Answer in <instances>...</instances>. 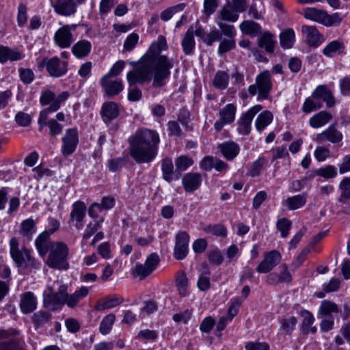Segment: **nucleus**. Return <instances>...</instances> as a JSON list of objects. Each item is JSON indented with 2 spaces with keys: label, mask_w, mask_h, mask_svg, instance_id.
<instances>
[{
  "label": "nucleus",
  "mask_w": 350,
  "mask_h": 350,
  "mask_svg": "<svg viewBox=\"0 0 350 350\" xmlns=\"http://www.w3.org/2000/svg\"><path fill=\"white\" fill-rule=\"evenodd\" d=\"M166 49L165 38L159 36L137 63L131 62L134 68L126 75L129 84L133 85L149 82L153 75L152 86L157 88L164 86L165 79L170 75V69L175 63L174 59L161 54L163 50Z\"/></svg>",
  "instance_id": "f257e3e1"
},
{
  "label": "nucleus",
  "mask_w": 350,
  "mask_h": 350,
  "mask_svg": "<svg viewBox=\"0 0 350 350\" xmlns=\"http://www.w3.org/2000/svg\"><path fill=\"white\" fill-rule=\"evenodd\" d=\"M129 154L137 163L152 161L158 154L160 137L154 130L141 129L128 139Z\"/></svg>",
  "instance_id": "f03ea898"
},
{
  "label": "nucleus",
  "mask_w": 350,
  "mask_h": 350,
  "mask_svg": "<svg viewBox=\"0 0 350 350\" xmlns=\"http://www.w3.org/2000/svg\"><path fill=\"white\" fill-rule=\"evenodd\" d=\"M70 94L68 92H62L57 96L51 90L43 91L41 94L40 102L42 105H49V107L40 113L38 123L40 125V130L46 124L48 115L50 113L57 111L62 103L66 101L69 97Z\"/></svg>",
  "instance_id": "7ed1b4c3"
},
{
  "label": "nucleus",
  "mask_w": 350,
  "mask_h": 350,
  "mask_svg": "<svg viewBox=\"0 0 350 350\" xmlns=\"http://www.w3.org/2000/svg\"><path fill=\"white\" fill-rule=\"evenodd\" d=\"M10 252L18 267L24 266L36 269L40 266V263L31 256L29 250L24 247L19 248L18 241L15 237L10 241Z\"/></svg>",
  "instance_id": "20e7f679"
},
{
  "label": "nucleus",
  "mask_w": 350,
  "mask_h": 350,
  "mask_svg": "<svg viewBox=\"0 0 350 350\" xmlns=\"http://www.w3.org/2000/svg\"><path fill=\"white\" fill-rule=\"evenodd\" d=\"M68 255V248L66 244L63 242L53 243L46 264L51 268L66 270L69 267L67 262Z\"/></svg>",
  "instance_id": "39448f33"
},
{
  "label": "nucleus",
  "mask_w": 350,
  "mask_h": 350,
  "mask_svg": "<svg viewBox=\"0 0 350 350\" xmlns=\"http://www.w3.org/2000/svg\"><path fill=\"white\" fill-rule=\"evenodd\" d=\"M305 18L322 24L327 27L339 24L342 18L339 13L329 14L325 10L316 8H306L303 11Z\"/></svg>",
  "instance_id": "423d86ee"
},
{
  "label": "nucleus",
  "mask_w": 350,
  "mask_h": 350,
  "mask_svg": "<svg viewBox=\"0 0 350 350\" xmlns=\"http://www.w3.org/2000/svg\"><path fill=\"white\" fill-rule=\"evenodd\" d=\"M67 288L66 285H61L58 291L54 293L53 288L48 286L43 293L44 306L51 310H55L64 305L65 292L67 291Z\"/></svg>",
  "instance_id": "0eeeda50"
},
{
  "label": "nucleus",
  "mask_w": 350,
  "mask_h": 350,
  "mask_svg": "<svg viewBox=\"0 0 350 350\" xmlns=\"http://www.w3.org/2000/svg\"><path fill=\"white\" fill-rule=\"evenodd\" d=\"M160 259L158 254L152 253L149 255L145 262L137 263L133 271L132 275L134 278H138L139 280H144L150 275L157 268Z\"/></svg>",
  "instance_id": "6e6552de"
},
{
  "label": "nucleus",
  "mask_w": 350,
  "mask_h": 350,
  "mask_svg": "<svg viewBox=\"0 0 350 350\" xmlns=\"http://www.w3.org/2000/svg\"><path fill=\"white\" fill-rule=\"evenodd\" d=\"M100 114L103 121L109 128V131L115 133L118 129V124H111L112 120L117 118L120 114L118 105L114 102L104 103L101 107Z\"/></svg>",
  "instance_id": "1a4fd4ad"
},
{
  "label": "nucleus",
  "mask_w": 350,
  "mask_h": 350,
  "mask_svg": "<svg viewBox=\"0 0 350 350\" xmlns=\"http://www.w3.org/2000/svg\"><path fill=\"white\" fill-rule=\"evenodd\" d=\"M68 62L62 61L57 57L44 58L40 63V67L46 66L49 74L53 77H60L68 71Z\"/></svg>",
  "instance_id": "9d476101"
},
{
  "label": "nucleus",
  "mask_w": 350,
  "mask_h": 350,
  "mask_svg": "<svg viewBox=\"0 0 350 350\" xmlns=\"http://www.w3.org/2000/svg\"><path fill=\"white\" fill-rule=\"evenodd\" d=\"M77 26L76 24L66 25L59 28L54 35L55 43L61 49L70 47L74 42L72 32Z\"/></svg>",
  "instance_id": "9b49d317"
},
{
  "label": "nucleus",
  "mask_w": 350,
  "mask_h": 350,
  "mask_svg": "<svg viewBox=\"0 0 350 350\" xmlns=\"http://www.w3.org/2000/svg\"><path fill=\"white\" fill-rule=\"evenodd\" d=\"M61 152L65 157L72 154L79 144V135L77 129L72 128L66 130L62 138Z\"/></svg>",
  "instance_id": "f8f14e48"
},
{
  "label": "nucleus",
  "mask_w": 350,
  "mask_h": 350,
  "mask_svg": "<svg viewBox=\"0 0 350 350\" xmlns=\"http://www.w3.org/2000/svg\"><path fill=\"white\" fill-rule=\"evenodd\" d=\"M53 226V228L45 230L40 234L35 241L36 249L40 255L42 257L47 254L49 250L50 251L51 246L53 245L50 240V236L59 228V224L55 221Z\"/></svg>",
  "instance_id": "ddd939ff"
},
{
  "label": "nucleus",
  "mask_w": 350,
  "mask_h": 350,
  "mask_svg": "<svg viewBox=\"0 0 350 350\" xmlns=\"http://www.w3.org/2000/svg\"><path fill=\"white\" fill-rule=\"evenodd\" d=\"M262 108L260 105H256L241 115L237 121V131L240 134L248 135L250 133L252 120Z\"/></svg>",
  "instance_id": "4468645a"
},
{
  "label": "nucleus",
  "mask_w": 350,
  "mask_h": 350,
  "mask_svg": "<svg viewBox=\"0 0 350 350\" xmlns=\"http://www.w3.org/2000/svg\"><path fill=\"white\" fill-rule=\"evenodd\" d=\"M256 83L258 86V100H262L268 98L272 89V82L270 72L264 70L256 77Z\"/></svg>",
  "instance_id": "2eb2a0df"
},
{
  "label": "nucleus",
  "mask_w": 350,
  "mask_h": 350,
  "mask_svg": "<svg viewBox=\"0 0 350 350\" xmlns=\"http://www.w3.org/2000/svg\"><path fill=\"white\" fill-rule=\"evenodd\" d=\"M281 260L282 256L277 250L265 252L263 260L256 267V271L259 273H267L278 265Z\"/></svg>",
  "instance_id": "dca6fc26"
},
{
  "label": "nucleus",
  "mask_w": 350,
  "mask_h": 350,
  "mask_svg": "<svg viewBox=\"0 0 350 350\" xmlns=\"http://www.w3.org/2000/svg\"><path fill=\"white\" fill-rule=\"evenodd\" d=\"M189 240L190 237L187 232L180 231L177 233L174 250V256L176 259L183 260L187 256Z\"/></svg>",
  "instance_id": "f3484780"
},
{
  "label": "nucleus",
  "mask_w": 350,
  "mask_h": 350,
  "mask_svg": "<svg viewBox=\"0 0 350 350\" xmlns=\"http://www.w3.org/2000/svg\"><path fill=\"white\" fill-rule=\"evenodd\" d=\"M237 107L233 104H228L219 111V119L214 124V128L217 131H221L225 124H231L234 121Z\"/></svg>",
  "instance_id": "a211bd4d"
},
{
  "label": "nucleus",
  "mask_w": 350,
  "mask_h": 350,
  "mask_svg": "<svg viewBox=\"0 0 350 350\" xmlns=\"http://www.w3.org/2000/svg\"><path fill=\"white\" fill-rule=\"evenodd\" d=\"M342 133L336 128V124H331L327 129L317 135L314 140L322 144L325 142H329L332 144H338L342 140Z\"/></svg>",
  "instance_id": "6ab92c4d"
},
{
  "label": "nucleus",
  "mask_w": 350,
  "mask_h": 350,
  "mask_svg": "<svg viewBox=\"0 0 350 350\" xmlns=\"http://www.w3.org/2000/svg\"><path fill=\"white\" fill-rule=\"evenodd\" d=\"M50 2L55 12L59 15L69 16L77 12L75 0H50Z\"/></svg>",
  "instance_id": "aec40b11"
},
{
  "label": "nucleus",
  "mask_w": 350,
  "mask_h": 350,
  "mask_svg": "<svg viewBox=\"0 0 350 350\" xmlns=\"http://www.w3.org/2000/svg\"><path fill=\"white\" fill-rule=\"evenodd\" d=\"M87 208L82 201H77L73 203L72 208L70 213L69 222H75V227L81 229L83 227V219L85 216Z\"/></svg>",
  "instance_id": "412c9836"
},
{
  "label": "nucleus",
  "mask_w": 350,
  "mask_h": 350,
  "mask_svg": "<svg viewBox=\"0 0 350 350\" xmlns=\"http://www.w3.org/2000/svg\"><path fill=\"white\" fill-rule=\"evenodd\" d=\"M202 177L200 173L189 172L182 178V185L187 193H193L201 185Z\"/></svg>",
  "instance_id": "4be33fe9"
},
{
  "label": "nucleus",
  "mask_w": 350,
  "mask_h": 350,
  "mask_svg": "<svg viewBox=\"0 0 350 350\" xmlns=\"http://www.w3.org/2000/svg\"><path fill=\"white\" fill-rule=\"evenodd\" d=\"M100 84L108 97L114 96L123 90V85L120 80H111L108 76H103L100 80Z\"/></svg>",
  "instance_id": "5701e85b"
},
{
  "label": "nucleus",
  "mask_w": 350,
  "mask_h": 350,
  "mask_svg": "<svg viewBox=\"0 0 350 350\" xmlns=\"http://www.w3.org/2000/svg\"><path fill=\"white\" fill-rule=\"evenodd\" d=\"M301 31L305 36L307 43L310 46L317 47L323 40V36L315 26L303 25Z\"/></svg>",
  "instance_id": "b1692460"
},
{
  "label": "nucleus",
  "mask_w": 350,
  "mask_h": 350,
  "mask_svg": "<svg viewBox=\"0 0 350 350\" xmlns=\"http://www.w3.org/2000/svg\"><path fill=\"white\" fill-rule=\"evenodd\" d=\"M280 273H272L267 276V281L269 284L276 285L281 283H289L292 280L291 274L288 271L286 264L282 265Z\"/></svg>",
  "instance_id": "393cba45"
},
{
  "label": "nucleus",
  "mask_w": 350,
  "mask_h": 350,
  "mask_svg": "<svg viewBox=\"0 0 350 350\" xmlns=\"http://www.w3.org/2000/svg\"><path fill=\"white\" fill-rule=\"evenodd\" d=\"M162 177L167 183L178 180L180 174L174 170L172 161L170 158H165L161 163Z\"/></svg>",
  "instance_id": "a878e982"
},
{
  "label": "nucleus",
  "mask_w": 350,
  "mask_h": 350,
  "mask_svg": "<svg viewBox=\"0 0 350 350\" xmlns=\"http://www.w3.org/2000/svg\"><path fill=\"white\" fill-rule=\"evenodd\" d=\"M20 307L25 314L33 312L37 307V299L31 292H26L21 295Z\"/></svg>",
  "instance_id": "bb28decb"
},
{
  "label": "nucleus",
  "mask_w": 350,
  "mask_h": 350,
  "mask_svg": "<svg viewBox=\"0 0 350 350\" xmlns=\"http://www.w3.org/2000/svg\"><path fill=\"white\" fill-rule=\"evenodd\" d=\"M312 95L317 100L325 102L328 107H331L335 104L331 91L325 85H319L312 92Z\"/></svg>",
  "instance_id": "cd10ccee"
},
{
  "label": "nucleus",
  "mask_w": 350,
  "mask_h": 350,
  "mask_svg": "<svg viewBox=\"0 0 350 350\" xmlns=\"http://www.w3.org/2000/svg\"><path fill=\"white\" fill-rule=\"evenodd\" d=\"M239 29L243 34L256 37L262 33V27L256 22L252 20L243 21L239 25Z\"/></svg>",
  "instance_id": "c85d7f7f"
},
{
  "label": "nucleus",
  "mask_w": 350,
  "mask_h": 350,
  "mask_svg": "<svg viewBox=\"0 0 350 350\" xmlns=\"http://www.w3.org/2000/svg\"><path fill=\"white\" fill-rule=\"evenodd\" d=\"M92 44L87 40H81L75 43L72 47V54L77 58L87 57L92 51Z\"/></svg>",
  "instance_id": "c756f323"
},
{
  "label": "nucleus",
  "mask_w": 350,
  "mask_h": 350,
  "mask_svg": "<svg viewBox=\"0 0 350 350\" xmlns=\"http://www.w3.org/2000/svg\"><path fill=\"white\" fill-rule=\"evenodd\" d=\"M24 55L17 49L0 45V62L3 64L7 61H18L23 58Z\"/></svg>",
  "instance_id": "7c9ffc66"
},
{
  "label": "nucleus",
  "mask_w": 350,
  "mask_h": 350,
  "mask_svg": "<svg viewBox=\"0 0 350 350\" xmlns=\"http://www.w3.org/2000/svg\"><path fill=\"white\" fill-rule=\"evenodd\" d=\"M332 118L333 116L329 112L321 111L310 118L309 124L312 128L318 129L329 122Z\"/></svg>",
  "instance_id": "2f4dec72"
},
{
  "label": "nucleus",
  "mask_w": 350,
  "mask_h": 350,
  "mask_svg": "<svg viewBox=\"0 0 350 350\" xmlns=\"http://www.w3.org/2000/svg\"><path fill=\"white\" fill-rule=\"evenodd\" d=\"M124 301V299L118 295H113V297H105L98 301L95 306L96 310H105L114 308L117 306L120 305Z\"/></svg>",
  "instance_id": "473e14b6"
},
{
  "label": "nucleus",
  "mask_w": 350,
  "mask_h": 350,
  "mask_svg": "<svg viewBox=\"0 0 350 350\" xmlns=\"http://www.w3.org/2000/svg\"><path fill=\"white\" fill-rule=\"evenodd\" d=\"M224 157L228 160H232L239 154L240 148L239 145L233 142H228L218 146Z\"/></svg>",
  "instance_id": "72a5a7b5"
},
{
  "label": "nucleus",
  "mask_w": 350,
  "mask_h": 350,
  "mask_svg": "<svg viewBox=\"0 0 350 350\" xmlns=\"http://www.w3.org/2000/svg\"><path fill=\"white\" fill-rule=\"evenodd\" d=\"M345 44L341 40H334L328 43L323 50V53L328 57H334L343 53Z\"/></svg>",
  "instance_id": "f704fd0d"
},
{
  "label": "nucleus",
  "mask_w": 350,
  "mask_h": 350,
  "mask_svg": "<svg viewBox=\"0 0 350 350\" xmlns=\"http://www.w3.org/2000/svg\"><path fill=\"white\" fill-rule=\"evenodd\" d=\"M308 195L306 193H302L292 197H288L285 200L284 204L291 211L297 210L303 207L307 201Z\"/></svg>",
  "instance_id": "c9c22d12"
},
{
  "label": "nucleus",
  "mask_w": 350,
  "mask_h": 350,
  "mask_svg": "<svg viewBox=\"0 0 350 350\" xmlns=\"http://www.w3.org/2000/svg\"><path fill=\"white\" fill-rule=\"evenodd\" d=\"M273 118V113L265 110L260 113L255 120V126L258 132H262L268 125H269Z\"/></svg>",
  "instance_id": "e433bc0d"
},
{
  "label": "nucleus",
  "mask_w": 350,
  "mask_h": 350,
  "mask_svg": "<svg viewBox=\"0 0 350 350\" xmlns=\"http://www.w3.org/2000/svg\"><path fill=\"white\" fill-rule=\"evenodd\" d=\"M195 44L193 31L191 28L187 30L181 42L184 53L186 55H191L194 51Z\"/></svg>",
  "instance_id": "4c0bfd02"
},
{
  "label": "nucleus",
  "mask_w": 350,
  "mask_h": 350,
  "mask_svg": "<svg viewBox=\"0 0 350 350\" xmlns=\"http://www.w3.org/2000/svg\"><path fill=\"white\" fill-rule=\"evenodd\" d=\"M275 42L273 39V35L269 32L265 31L258 40V45L259 47L265 49L267 53H271L274 51V46Z\"/></svg>",
  "instance_id": "58836bf2"
},
{
  "label": "nucleus",
  "mask_w": 350,
  "mask_h": 350,
  "mask_svg": "<svg viewBox=\"0 0 350 350\" xmlns=\"http://www.w3.org/2000/svg\"><path fill=\"white\" fill-rule=\"evenodd\" d=\"M338 312L339 308L335 303L324 300L321 304L317 317L318 318H323L327 316L329 317L332 313H338Z\"/></svg>",
  "instance_id": "ea45409f"
},
{
  "label": "nucleus",
  "mask_w": 350,
  "mask_h": 350,
  "mask_svg": "<svg viewBox=\"0 0 350 350\" xmlns=\"http://www.w3.org/2000/svg\"><path fill=\"white\" fill-rule=\"evenodd\" d=\"M36 226L35 221L29 218L23 220L20 226L19 233L26 237L28 239H31L33 234L36 232Z\"/></svg>",
  "instance_id": "a19ab883"
},
{
  "label": "nucleus",
  "mask_w": 350,
  "mask_h": 350,
  "mask_svg": "<svg viewBox=\"0 0 350 350\" xmlns=\"http://www.w3.org/2000/svg\"><path fill=\"white\" fill-rule=\"evenodd\" d=\"M229 83V76L228 73L223 70L217 71L214 77L213 84L214 87L219 90H225Z\"/></svg>",
  "instance_id": "79ce46f5"
},
{
  "label": "nucleus",
  "mask_w": 350,
  "mask_h": 350,
  "mask_svg": "<svg viewBox=\"0 0 350 350\" xmlns=\"http://www.w3.org/2000/svg\"><path fill=\"white\" fill-rule=\"evenodd\" d=\"M280 45L284 49H291L295 42V32L292 29H287L280 36Z\"/></svg>",
  "instance_id": "37998d69"
},
{
  "label": "nucleus",
  "mask_w": 350,
  "mask_h": 350,
  "mask_svg": "<svg viewBox=\"0 0 350 350\" xmlns=\"http://www.w3.org/2000/svg\"><path fill=\"white\" fill-rule=\"evenodd\" d=\"M176 171L180 175L182 172L185 171L193 164L191 158L186 155H181L175 159Z\"/></svg>",
  "instance_id": "c03bdc74"
},
{
  "label": "nucleus",
  "mask_w": 350,
  "mask_h": 350,
  "mask_svg": "<svg viewBox=\"0 0 350 350\" xmlns=\"http://www.w3.org/2000/svg\"><path fill=\"white\" fill-rule=\"evenodd\" d=\"M203 230L208 234L225 237L227 235V229L222 224L208 225L203 228Z\"/></svg>",
  "instance_id": "a18cd8bd"
},
{
  "label": "nucleus",
  "mask_w": 350,
  "mask_h": 350,
  "mask_svg": "<svg viewBox=\"0 0 350 350\" xmlns=\"http://www.w3.org/2000/svg\"><path fill=\"white\" fill-rule=\"evenodd\" d=\"M322 107L321 102L317 100L312 94L311 96L307 98L302 106V111L305 113H309L313 111H316Z\"/></svg>",
  "instance_id": "49530a36"
},
{
  "label": "nucleus",
  "mask_w": 350,
  "mask_h": 350,
  "mask_svg": "<svg viewBox=\"0 0 350 350\" xmlns=\"http://www.w3.org/2000/svg\"><path fill=\"white\" fill-rule=\"evenodd\" d=\"M0 350H23L22 340L19 338L5 339L0 342Z\"/></svg>",
  "instance_id": "de8ad7c7"
},
{
  "label": "nucleus",
  "mask_w": 350,
  "mask_h": 350,
  "mask_svg": "<svg viewBox=\"0 0 350 350\" xmlns=\"http://www.w3.org/2000/svg\"><path fill=\"white\" fill-rule=\"evenodd\" d=\"M115 320L116 317L113 314H109L105 316L100 323V332L103 335L109 334L112 328V325H113Z\"/></svg>",
  "instance_id": "09e8293b"
},
{
  "label": "nucleus",
  "mask_w": 350,
  "mask_h": 350,
  "mask_svg": "<svg viewBox=\"0 0 350 350\" xmlns=\"http://www.w3.org/2000/svg\"><path fill=\"white\" fill-rule=\"evenodd\" d=\"M339 189L341 191L339 201L341 202L350 199V178H343L339 184Z\"/></svg>",
  "instance_id": "8fccbe9b"
},
{
  "label": "nucleus",
  "mask_w": 350,
  "mask_h": 350,
  "mask_svg": "<svg viewBox=\"0 0 350 350\" xmlns=\"http://www.w3.org/2000/svg\"><path fill=\"white\" fill-rule=\"evenodd\" d=\"M185 3H181L176 5L172 6L170 8H168L164 10L161 13V18L163 21H167L170 20L176 13L183 11L185 9Z\"/></svg>",
  "instance_id": "3c124183"
},
{
  "label": "nucleus",
  "mask_w": 350,
  "mask_h": 350,
  "mask_svg": "<svg viewBox=\"0 0 350 350\" xmlns=\"http://www.w3.org/2000/svg\"><path fill=\"white\" fill-rule=\"evenodd\" d=\"M176 286L180 296L185 297L187 295L188 279L185 273L181 272L178 274L176 279Z\"/></svg>",
  "instance_id": "603ef678"
},
{
  "label": "nucleus",
  "mask_w": 350,
  "mask_h": 350,
  "mask_svg": "<svg viewBox=\"0 0 350 350\" xmlns=\"http://www.w3.org/2000/svg\"><path fill=\"white\" fill-rule=\"evenodd\" d=\"M232 7L224 6L219 12L221 18L224 21H228L230 22H235L239 18L237 14Z\"/></svg>",
  "instance_id": "864d4df0"
},
{
  "label": "nucleus",
  "mask_w": 350,
  "mask_h": 350,
  "mask_svg": "<svg viewBox=\"0 0 350 350\" xmlns=\"http://www.w3.org/2000/svg\"><path fill=\"white\" fill-rule=\"evenodd\" d=\"M51 319V314L46 311H38L32 316V321L37 326L47 323Z\"/></svg>",
  "instance_id": "5fc2aeb1"
},
{
  "label": "nucleus",
  "mask_w": 350,
  "mask_h": 350,
  "mask_svg": "<svg viewBox=\"0 0 350 350\" xmlns=\"http://www.w3.org/2000/svg\"><path fill=\"white\" fill-rule=\"evenodd\" d=\"M236 46L234 38H224L221 40L218 47V54H223L232 50Z\"/></svg>",
  "instance_id": "6e6d98bb"
},
{
  "label": "nucleus",
  "mask_w": 350,
  "mask_h": 350,
  "mask_svg": "<svg viewBox=\"0 0 350 350\" xmlns=\"http://www.w3.org/2000/svg\"><path fill=\"white\" fill-rule=\"evenodd\" d=\"M292 223L286 218L280 219L277 221V228L281 232V236L286 238L288 234Z\"/></svg>",
  "instance_id": "4d7b16f0"
},
{
  "label": "nucleus",
  "mask_w": 350,
  "mask_h": 350,
  "mask_svg": "<svg viewBox=\"0 0 350 350\" xmlns=\"http://www.w3.org/2000/svg\"><path fill=\"white\" fill-rule=\"evenodd\" d=\"M126 157H119L109 159L107 162V167L111 172H116L121 169L126 163Z\"/></svg>",
  "instance_id": "13d9d810"
},
{
  "label": "nucleus",
  "mask_w": 350,
  "mask_h": 350,
  "mask_svg": "<svg viewBox=\"0 0 350 350\" xmlns=\"http://www.w3.org/2000/svg\"><path fill=\"white\" fill-rule=\"evenodd\" d=\"M317 174L326 179H329L336 177L337 175V172L334 166L327 165L324 167H321L317 170Z\"/></svg>",
  "instance_id": "bf43d9fd"
},
{
  "label": "nucleus",
  "mask_w": 350,
  "mask_h": 350,
  "mask_svg": "<svg viewBox=\"0 0 350 350\" xmlns=\"http://www.w3.org/2000/svg\"><path fill=\"white\" fill-rule=\"evenodd\" d=\"M18 74L21 80L25 84L31 83L35 78L34 73L30 68H20Z\"/></svg>",
  "instance_id": "052dcab7"
},
{
  "label": "nucleus",
  "mask_w": 350,
  "mask_h": 350,
  "mask_svg": "<svg viewBox=\"0 0 350 350\" xmlns=\"http://www.w3.org/2000/svg\"><path fill=\"white\" fill-rule=\"evenodd\" d=\"M178 120L183 126H184L187 131H192L193 126L190 123V114L187 110L182 109L178 114Z\"/></svg>",
  "instance_id": "680f3d73"
},
{
  "label": "nucleus",
  "mask_w": 350,
  "mask_h": 350,
  "mask_svg": "<svg viewBox=\"0 0 350 350\" xmlns=\"http://www.w3.org/2000/svg\"><path fill=\"white\" fill-rule=\"evenodd\" d=\"M297 321L296 317H291L288 319H284L281 321V329L286 334H291L294 329Z\"/></svg>",
  "instance_id": "e2e57ef3"
},
{
  "label": "nucleus",
  "mask_w": 350,
  "mask_h": 350,
  "mask_svg": "<svg viewBox=\"0 0 350 350\" xmlns=\"http://www.w3.org/2000/svg\"><path fill=\"white\" fill-rule=\"evenodd\" d=\"M49 128V134L51 137H55L62 133L63 126L61 124L58 123L55 120L52 119L49 121H46V124Z\"/></svg>",
  "instance_id": "0e129e2a"
},
{
  "label": "nucleus",
  "mask_w": 350,
  "mask_h": 350,
  "mask_svg": "<svg viewBox=\"0 0 350 350\" xmlns=\"http://www.w3.org/2000/svg\"><path fill=\"white\" fill-rule=\"evenodd\" d=\"M221 32L218 29H214L206 35L204 38V42L206 43V45L211 46L215 41L221 40Z\"/></svg>",
  "instance_id": "69168bd1"
},
{
  "label": "nucleus",
  "mask_w": 350,
  "mask_h": 350,
  "mask_svg": "<svg viewBox=\"0 0 350 350\" xmlns=\"http://www.w3.org/2000/svg\"><path fill=\"white\" fill-rule=\"evenodd\" d=\"M16 122L21 126H27L31 122V116L23 111L18 112L15 116Z\"/></svg>",
  "instance_id": "338daca9"
},
{
  "label": "nucleus",
  "mask_w": 350,
  "mask_h": 350,
  "mask_svg": "<svg viewBox=\"0 0 350 350\" xmlns=\"http://www.w3.org/2000/svg\"><path fill=\"white\" fill-rule=\"evenodd\" d=\"M139 36L137 33H133L130 34L124 42V48L127 51H132L137 44Z\"/></svg>",
  "instance_id": "774afa93"
}]
</instances>
